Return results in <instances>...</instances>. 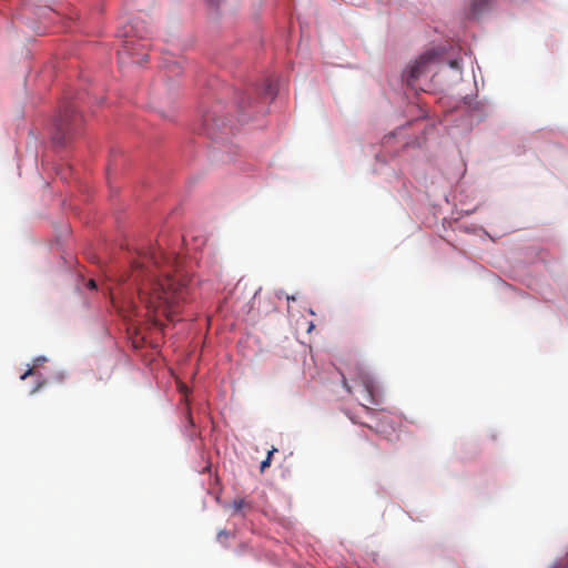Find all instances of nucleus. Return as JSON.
Here are the masks:
<instances>
[{
    "label": "nucleus",
    "instance_id": "obj_10",
    "mask_svg": "<svg viewBox=\"0 0 568 568\" xmlns=\"http://www.w3.org/2000/svg\"><path fill=\"white\" fill-rule=\"evenodd\" d=\"M166 68H168L171 72H173V73H175V74L180 73V71H181V67H180L176 62H173V63H171V64H166Z\"/></svg>",
    "mask_w": 568,
    "mask_h": 568
},
{
    "label": "nucleus",
    "instance_id": "obj_16",
    "mask_svg": "<svg viewBox=\"0 0 568 568\" xmlns=\"http://www.w3.org/2000/svg\"><path fill=\"white\" fill-rule=\"evenodd\" d=\"M43 13H44V17H48V16H51V14H55L51 9H44Z\"/></svg>",
    "mask_w": 568,
    "mask_h": 568
},
{
    "label": "nucleus",
    "instance_id": "obj_7",
    "mask_svg": "<svg viewBox=\"0 0 568 568\" xmlns=\"http://www.w3.org/2000/svg\"><path fill=\"white\" fill-rule=\"evenodd\" d=\"M491 0H474L473 1V10L478 11L484 8H488L490 6Z\"/></svg>",
    "mask_w": 568,
    "mask_h": 568
},
{
    "label": "nucleus",
    "instance_id": "obj_9",
    "mask_svg": "<svg viewBox=\"0 0 568 568\" xmlns=\"http://www.w3.org/2000/svg\"><path fill=\"white\" fill-rule=\"evenodd\" d=\"M245 506V501L243 499H235L232 503V507L234 511H240Z\"/></svg>",
    "mask_w": 568,
    "mask_h": 568
},
{
    "label": "nucleus",
    "instance_id": "obj_2",
    "mask_svg": "<svg viewBox=\"0 0 568 568\" xmlns=\"http://www.w3.org/2000/svg\"><path fill=\"white\" fill-rule=\"evenodd\" d=\"M83 123L82 114L73 102L64 103L53 122L52 141L57 145H64L77 135Z\"/></svg>",
    "mask_w": 568,
    "mask_h": 568
},
{
    "label": "nucleus",
    "instance_id": "obj_4",
    "mask_svg": "<svg viewBox=\"0 0 568 568\" xmlns=\"http://www.w3.org/2000/svg\"><path fill=\"white\" fill-rule=\"evenodd\" d=\"M145 47V43H138L135 40H133V38H128L123 42L122 52L131 55L134 63H142L148 58V53L144 52Z\"/></svg>",
    "mask_w": 568,
    "mask_h": 568
},
{
    "label": "nucleus",
    "instance_id": "obj_12",
    "mask_svg": "<svg viewBox=\"0 0 568 568\" xmlns=\"http://www.w3.org/2000/svg\"><path fill=\"white\" fill-rule=\"evenodd\" d=\"M342 383H343L344 388L351 394L352 387H351L347 378L345 377V375H342Z\"/></svg>",
    "mask_w": 568,
    "mask_h": 568
},
{
    "label": "nucleus",
    "instance_id": "obj_6",
    "mask_svg": "<svg viewBox=\"0 0 568 568\" xmlns=\"http://www.w3.org/2000/svg\"><path fill=\"white\" fill-rule=\"evenodd\" d=\"M45 357H38L34 359V364H33V367H30L28 371H26L22 375H21V379H26L27 377L29 376H32L36 374V371H34V367L38 366L39 364H42L43 362H45Z\"/></svg>",
    "mask_w": 568,
    "mask_h": 568
},
{
    "label": "nucleus",
    "instance_id": "obj_15",
    "mask_svg": "<svg viewBox=\"0 0 568 568\" xmlns=\"http://www.w3.org/2000/svg\"><path fill=\"white\" fill-rule=\"evenodd\" d=\"M88 286H89L90 288H92V290H93V288H97V283H95V281H94V280H90V281H89V283H88Z\"/></svg>",
    "mask_w": 568,
    "mask_h": 568
},
{
    "label": "nucleus",
    "instance_id": "obj_5",
    "mask_svg": "<svg viewBox=\"0 0 568 568\" xmlns=\"http://www.w3.org/2000/svg\"><path fill=\"white\" fill-rule=\"evenodd\" d=\"M433 59L432 55L426 54L420 57L407 71V83L412 84L415 80H417L423 73L426 72L427 65Z\"/></svg>",
    "mask_w": 568,
    "mask_h": 568
},
{
    "label": "nucleus",
    "instance_id": "obj_17",
    "mask_svg": "<svg viewBox=\"0 0 568 568\" xmlns=\"http://www.w3.org/2000/svg\"><path fill=\"white\" fill-rule=\"evenodd\" d=\"M221 536H223V537H227V536H229V531H226V530H222V531H220V532H219V537H221Z\"/></svg>",
    "mask_w": 568,
    "mask_h": 568
},
{
    "label": "nucleus",
    "instance_id": "obj_1",
    "mask_svg": "<svg viewBox=\"0 0 568 568\" xmlns=\"http://www.w3.org/2000/svg\"><path fill=\"white\" fill-rule=\"evenodd\" d=\"M161 253L148 250L132 262V275L139 285V296L150 307L162 310L168 320L173 321L180 304L187 301L192 290V278L181 271L173 276L156 278L153 268L160 265Z\"/></svg>",
    "mask_w": 568,
    "mask_h": 568
},
{
    "label": "nucleus",
    "instance_id": "obj_8",
    "mask_svg": "<svg viewBox=\"0 0 568 568\" xmlns=\"http://www.w3.org/2000/svg\"><path fill=\"white\" fill-rule=\"evenodd\" d=\"M275 450H276L275 448H274V449H272V450H270V452H268V454H267V457H266V458L261 463V467H260V468H261V471H264V470L270 466L272 455H273V453H274Z\"/></svg>",
    "mask_w": 568,
    "mask_h": 568
},
{
    "label": "nucleus",
    "instance_id": "obj_3",
    "mask_svg": "<svg viewBox=\"0 0 568 568\" xmlns=\"http://www.w3.org/2000/svg\"><path fill=\"white\" fill-rule=\"evenodd\" d=\"M351 379L357 384H359L366 393L365 400L369 404H377L376 396V385L373 376L362 366L355 365L351 368L349 372Z\"/></svg>",
    "mask_w": 568,
    "mask_h": 568
},
{
    "label": "nucleus",
    "instance_id": "obj_14",
    "mask_svg": "<svg viewBox=\"0 0 568 568\" xmlns=\"http://www.w3.org/2000/svg\"><path fill=\"white\" fill-rule=\"evenodd\" d=\"M449 65L453 69H459V62L457 60H450Z\"/></svg>",
    "mask_w": 568,
    "mask_h": 568
},
{
    "label": "nucleus",
    "instance_id": "obj_13",
    "mask_svg": "<svg viewBox=\"0 0 568 568\" xmlns=\"http://www.w3.org/2000/svg\"><path fill=\"white\" fill-rule=\"evenodd\" d=\"M265 94H267V95H273V88H272V84H271V83H267V84H266V88H265Z\"/></svg>",
    "mask_w": 568,
    "mask_h": 568
},
{
    "label": "nucleus",
    "instance_id": "obj_11",
    "mask_svg": "<svg viewBox=\"0 0 568 568\" xmlns=\"http://www.w3.org/2000/svg\"><path fill=\"white\" fill-rule=\"evenodd\" d=\"M45 384H47V382L44 379L39 381L37 383V385L33 387V389L31 390V394H36L37 392H39Z\"/></svg>",
    "mask_w": 568,
    "mask_h": 568
}]
</instances>
